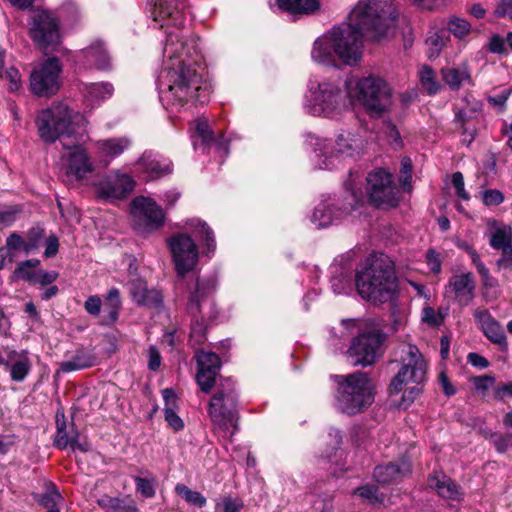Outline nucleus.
<instances>
[{
	"instance_id": "b1692460",
	"label": "nucleus",
	"mask_w": 512,
	"mask_h": 512,
	"mask_svg": "<svg viewBox=\"0 0 512 512\" xmlns=\"http://www.w3.org/2000/svg\"><path fill=\"white\" fill-rule=\"evenodd\" d=\"M97 364V357L92 350L86 348H78L75 354L60 363V370L65 373L78 371L93 367Z\"/></svg>"
},
{
	"instance_id": "7ed1b4c3",
	"label": "nucleus",
	"mask_w": 512,
	"mask_h": 512,
	"mask_svg": "<svg viewBox=\"0 0 512 512\" xmlns=\"http://www.w3.org/2000/svg\"><path fill=\"white\" fill-rule=\"evenodd\" d=\"M355 286L359 296L374 305L395 300L398 285L389 257L384 254L367 257L356 272Z\"/></svg>"
},
{
	"instance_id": "338daca9",
	"label": "nucleus",
	"mask_w": 512,
	"mask_h": 512,
	"mask_svg": "<svg viewBox=\"0 0 512 512\" xmlns=\"http://www.w3.org/2000/svg\"><path fill=\"white\" fill-rule=\"evenodd\" d=\"M501 251H502V255L496 261L497 268L499 270H501V269L511 270L512 269V247L501 250Z\"/></svg>"
},
{
	"instance_id": "e433bc0d",
	"label": "nucleus",
	"mask_w": 512,
	"mask_h": 512,
	"mask_svg": "<svg viewBox=\"0 0 512 512\" xmlns=\"http://www.w3.org/2000/svg\"><path fill=\"white\" fill-rule=\"evenodd\" d=\"M5 367L9 369L13 381L22 382L30 372L31 363L27 357H22L13 364L8 362V366Z\"/></svg>"
},
{
	"instance_id": "c756f323",
	"label": "nucleus",
	"mask_w": 512,
	"mask_h": 512,
	"mask_svg": "<svg viewBox=\"0 0 512 512\" xmlns=\"http://www.w3.org/2000/svg\"><path fill=\"white\" fill-rule=\"evenodd\" d=\"M113 92L114 87L109 82L91 83L85 86V99L92 105H98L110 98Z\"/></svg>"
},
{
	"instance_id": "a18cd8bd",
	"label": "nucleus",
	"mask_w": 512,
	"mask_h": 512,
	"mask_svg": "<svg viewBox=\"0 0 512 512\" xmlns=\"http://www.w3.org/2000/svg\"><path fill=\"white\" fill-rule=\"evenodd\" d=\"M448 31L457 38H463L469 34L471 25L470 23L459 17H452L447 24Z\"/></svg>"
},
{
	"instance_id": "774afa93",
	"label": "nucleus",
	"mask_w": 512,
	"mask_h": 512,
	"mask_svg": "<svg viewBox=\"0 0 512 512\" xmlns=\"http://www.w3.org/2000/svg\"><path fill=\"white\" fill-rule=\"evenodd\" d=\"M494 397L499 401L512 397V382L498 385L494 391Z\"/></svg>"
},
{
	"instance_id": "13d9d810",
	"label": "nucleus",
	"mask_w": 512,
	"mask_h": 512,
	"mask_svg": "<svg viewBox=\"0 0 512 512\" xmlns=\"http://www.w3.org/2000/svg\"><path fill=\"white\" fill-rule=\"evenodd\" d=\"M5 77L9 81V90L12 92H17L22 87L21 75L20 72L14 68L10 67L5 71Z\"/></svg>"
},
{
	"instance_id": "423d86ee",
	"label": "nucleus",
	"mask_w": 512,
	"mask_h": 512,
	"mask_svg": "<svg viewBox=\"0 0 512 512\" xmlns=\"http://www.w3.org/2000/svg\"><path fill=\"white\" fill-rule=\"evenodd\" d=\"M352 86L351 80L345 81L343 87L340 81L325 80L318 83L315 90L311 87L309 112L329 118L339 116L353 104Z\"/></svg>"
},
{
	"instance_id": "4468645a",
	"label": "nucleus",
	"mask_w": 512,
	"mask_h": 512,
	"mask_svg": "<svg viewBox=\"0 0 512 512\" xmlns=\"http://www.w3.org/2000/svg\"><path fill=\"white\" fill-rule=\"evenodd\" d=\"M367 192L370 202L376 207H395L398 204V192L393 184L392 175L384 169H377L368 174Z\"/></svg>"
},
{
	"instance_id": "603ef678",
	"label": "nucleus",
	"mask_w": 512,
	"mask_h": 512,
	"mask_svg": "<svg viewBox=\"0 0 512 512\" xmlns=\"http://www.w3.org/2000/svg\"><path fill=\"white\" fill-rule=\"evenodd\" d=\"M197 135L202 139L203 143L208 145L214 141V135L211 131L208 121L204 118H200L196 121L195 127Z\"/></svg>"
},
{
	"instance_id": "473e14b6",
	"label": "nucleus",
	"mask_w": 512,
	"mask_h": 512,
	"mask_svg": "<svg viewBox=\"0 0 512 512\" xmlns=\"http://www.w3.org/2000/svg\"><path fill=\"white\" fill-rule=\"evenodd\" d=\"M186 225L193 229L195 236L200 237L205 241L208 252H213L216 248L214 233L211 228L205 223L197 219L189 220Z\"/></svg>"
},
{
	"instance_id": "20e7f679",
	"label": "nucleus",
	"mask_w": 512,
	"mask_h": 512,
	"mask_svg": "<svg viewBox=\"0 0 512 512\" xmlns=\"http://www.w3.org/2000/svg\"><path fill=\"white\" fill-rule=\"evenodd\" d=\"M162 77L165 89L161 90V98L170 105L182 107L190 101L203 104L208 100V88L202 86L201 76L184 60H180L176 67L166 69Z\"/></svg>"
},
{
	"instance_id": "7c9ffc66",
	"label": "nucleus",
	"mask_w": 512,
	"mask_h": 512,
	"mask_svg": "<svg viewBox=\"0 0 512 512\" xmlns=\"http://www.w3.org/2000/svg\"><path fill=\"white\" fill-rule=\"evenodd\" d=\"M131 294L140 305L159 306L162 303L161 294L156 290H148L142 283L134 284Z\"/></svg>"
},
{
	"instance_id": "2eb2a0df",
	"label": "nucleus",
	"mask_w": 512,
	"mask_h": 512,
	"mask_svg": "<svg viewBox=\"0 0 512 512\" xmlns=\"http://www.w3.org/2000/svg\"><path fill=\"white\" fill-rule=\"evenodd\" d=\"M131 215L135 228L140 232H152L160 228L165 220L162 208L154 200L143 196L132 201Z\"/></svg>"
},
{
	"instance_id": "6ab92c4d",
	"label": "nucleus",
	"mask_w": 512,
	"mask_h": 512,
	"mask_svg": "<svg viewBox=\"0 0 512 512\" xmlns=\"http://www.w3.org/2000/svg\"><path fill=\"white\" fill-rule=\"evenodd\" d=\"M476 284L471 272L455 274L445 286V293L461 307L468 306L475 298Z\"/></svg>"
},
{
	"instance_id": "f03ea898",
	"label": "nucleus",
	"mask_w": 512,
	"mask_h": 512,
	"mask_svg": "<svg viewBox=\"0 0 512 512\" xmlns=\"http://www.w3.org/2000/svg\"><path fill=\"white\" fill-rule=\"evenodd\" d=\"M40 138L47 143L59 140L68 149L65 175L69 181L82 180L94 170L86 150L79 145L86 133V120L63 103H54L36 119Z\"/></svg>"
},
{
	"instance_id": "09e8293b",
	"label": "nucleus",
	"mask_w": 512,
	"mask_h": 512,
	"mask_svg": "<svg viewBox=\"0 0 512 512\" xmlns=\"http://www.w3.org/2000/svg\"><path fill=\"white\" fill-rule=\"evenodd\" d=\"M489 439L499 453H505L509 448H512V433H491Z\"/></svg>"
},
{
	"instance_id": "5701e85b",
	"label": "nucleus",
	"mask_w": 512,
	"mask_h": 512,
	"mask_svg": "<svg viewBox=\"0 0 512 512\" xmlns=\"http://www.w3.org/2000/svg\"><path fill=\"white\" fill-rule=\"evenodd\" d=\"M411 471V463L406 459H402L399 462L376 466L373 471V477L378 483L390 484L406 477Z\"/></svg>"
},
{
	"instance_id": "4c0bfd02",
	"label": "nucleus",
	"mask_w": 512,
	"mask_h": 512,
	"mask_svg": "<svg viewBox=\"0 0 512 512\" xmlns=\"http://www.w3.org/2000/svg\"><path fill=\"white\" fill-rule=\"evenodd\" d=\"M419 79L422 87L428 94L434 95L440 89V84L436 80L433 69L427 65L423 66L419 72Z\"/></svg>"
},
{
	"instance_id": "cd10ccee",
	"label": "nucleus",
	"mask_w": 512,
	"mask_h": 512,
	"mask_svg": "<svg viewBox=\"0 0 512 512\" xmlns=\"http://www.w3.org/2000/svg\"><path fill=\"white\" fill-rule=\"evenodd\" d=\"M443 81L452 89L459 90L464 83H470L471 76L465 64L441 69Z\"/></svg>"
},
{
	"instance_id": "72a5a7b5",
	"label": "nucleus",
	"mask_w": 512,
	"mask_h": 512,
	"mask_svg": "<svg viewBox=\"0 0 512 512\" xmlns=\"http://www.w3.org/2000/svg\"><path fill=\"white\" fill-rule=\"evenodd\" d=\"M182 38L183 35H180L179 30L167 33L164 54L170 59L180 58L184 54L186 44L183 42Z\"/></svg>"
},
{
	"instance_id": "864d4df0",
	"label": "nucleus",
	"mask_w": 512,
	"mask_h": 512,
	"mask_svg": "<svg viewBox=\"0 0 512 512\" xmlns=\"http://www.w3.org/2000/svg\"><path fill=\"white\" fill-rule=\"evenodd\" d=\"M487 49L493 54H507L506 38L498 34H492L489 38Z\"/></svg>"
},
{
	"instance_id": "052dcab7",
	"label": "nucleus",
	"mask_w": 512,
	"mask_h": 512,
	"mask_svg": "<svg viewBox=\"0 0 512 512\" xmlns=\"http://www.w3.org/2000/svg\"><path fill=\"white\" fill-rule=\"evenodd\" d=\"M452 184L456 190V194L463 200L469 199V194L464 188V177L461 172H455L452 175Z\"/></svg>"
},
{
	"instance_id": "2f4dec72",
	"label": "nucleus",
	"mask_w": 512,
	"mask_h": 512,
	"mask_svg": "<svg viewBox=\"0 0 512 512\" xmlns=\"http://www.w3.org/2000/svg\"><path fill=\"white\" fill-rule=\"evenodd\" d=\"M449 39L448 32L444 29L430 31L426 39L427 54L430 59L439 56L441 50L446 46Z\"/></svg>"
},
{
	"instance_id": "3c124183",
	"label": "nucleus",
	"mask_w": 512,
	"mask_h": 512,
	"mask_svg": "<svg viewBox=\"0 0 512 512\" xmlns=\"http://www.w3.org/2000/svg\"><path fill=\"white\" fill-rule=\"evenodd\" d=\"M449 478V476L441 471H434L427 477V486L439 495Z\"/></svg>"
},
{
	"instance_id": "f257e3e1",
	"label": "nucleus",
	"mask_w": 512,
	"mask_h": 512,
	"mask_svg": "<svg viewBox=\"0 0 512 512\" xmlns=\"http://www.w3.org/2000/svg\"><path fill=\"white\" fill-rule=\"evenodd\" d=\"M396 17L395 7L388 1H360L346 22L315 40L311 57L329 66H336V59L345 65H354L361 59L363 38L379 40L386 36Z\"/></svg>"
},
{
	"instance_id": "393cba45",
	"label": "nucleus",
	"mask_w": 512,
	"mask_h": 512,
	"mask_svg": "<svg viewBox=\"0 0 512 512\" xmlns=\"http://www.w3.org/2000/svg\"><path fill=\"white\" fill-rule=\"evenodd\" d=\"M142 171L147 175V179L153 180L172 172L171 163L166 160H160L151 155L144 154L138 162Z\"/></svg>"
},
{
	"instance_id": "37998d69",
	"label": "nucleus",
	"mask_w": 512,
	"mask_h": 512,
	"mask_svg": "<svg viewBox=\"0 0 512 512\" xmlns=\"http://www.w3.org/2000/svg\"><path fill=\"white\" fill-rule=\"evenodd\" d=\"M244 503L239 498H233L230 495L223 496L215 504L216 512H241Z\"/></svg>"
},
{
	"instance_id": "bb28decb",
	"label": "nucleus",
	"mask_w": 512,
	"mask_h": 512,
	"mask_svg": "<svg viewBox=\"0 0 512 512\" xmlns=\"http://www.w3.org/2000/svg\"><path fill=\"white\" fill-rule=\"evenodd\" d=\"M364 141L358 133L342 131L336 138V150L340 154L353 156L363 148Z\"/></svg>"
},
{
	"instance_id": "c9c22d12",
	"label": "nucleus",
	"mask_w": 512,
	"mask_h": 512,
	"mask_svg": "<svg viewBox=\"0 0 512 512\" xmlns=\"http://www.w3.org/2000/svg\"><path fill=\"white\" fill-rule=\"evenodd\" d=\"M489 244L497 250H504L512 247V229L511 227L497 228L490 236Z\"/></svg>"
},
{
	"instance_id": "0eeeda50",
	"label": "nucleus",
	"mask_w": 512,
	"mask_h": 512,
	"mask_svg": "<svg viewBox=\"0 0 512 512\" xmlns=\"http://www.w3.org/2000/svg\"><path fill=\"white\" fill-rule=\"evenodd\" d=\"M336 395V408L347 415H356L374 402V386L364 372H354L342 377Z\"/></svg>"
},
{
	"instance_id": "8fccbe9b",
	"label": "nucleus",
	"mask_w": 512,
	"mask_h": 512,
	"mask_svg": "<svg viewBox=\"0 0 512 512\" xmlns=\"http://www.w3.org/2000/svg\"><path fill=\"white\" fill-rule=\"evenodd\" d=\"M43 237L44 230L41 227L37 226L29 229L27 233V240L25 241V252L29 253L35 250L39 246V243Z\"/></svg>"
},
{
	"instance_id": "0e129e2a",
	"label": "nucleus",
	"mask_w": 512,
	"mask_h": 512,
	"mask_svg": "<svg viewBox=\"0 0 512 512\" xmlns=\"http://www.w3.org/2000/svg\"><path fill=\"white\" fill-rule=\"evenodd\" d=\"M495 15L512 20V0H501L495 9Z\"/></svg>"
},
{
	"instance_id": "39448f33",
	"label": "nucleus",
	"mask_w": 512,
	"mask_h": 512,
	"mask_svg": "<svg viewBox=\"0 0 512 512\" xmlns=\"http://www.w3.org/2000/svg\"><path fill=\"white\" fill-rule=\"evenodd\" d=\"M212 429L223 438L231 439L239 429V401L231 378H220L207 408Z\"/></svg>"
},
{
	"instance_id": "4d7b16f0",
	"label": "nucleus",
	"mask_w": 512,
	"mask_h": 512,
	"mask_svg": "<svg viewBox=\"0 0 512 512\" xmlns=\"http://www.w3.org/2000/svg\"><path fill=\"white\" fill-rule=\"evenodd\" d=\"M328 438L330 448L326 451L324 456L330 459L342 444V435L339 430L332 428L328 433Z\"/></svg>"
},
{
	"instance_id": "f8f14e48",
	"label": "nucleus",
	"mask_w": 512,
	"mask_h": 512,
	"mask_svg": "<svg viewBox=\"0 0 512 512\" xmlns=\"http://www.w3.org/2000/svg\"><path fill=\"white\" fill-rule=\"evenodd\" d=\"M29 34L41 49L54 48L60 43L59 20L50 11L36 10L31 16Z\"/></svg>"
},
{
	"instance_id": "69168bd1",
	"label": "nucleus",
	"mask_w": 512,
	"mask_h": 512,
	"mask_svg": "<svg viewBox=\"0 0 512 512\" xmlns=\"http://www.w3.org/2000/svg\"><path fill=\"white\" fill-rule=\"evenodd\" d=\"M422 321L437 326L442 322V317L432 307H425L422 310Z\"/></svg>"
},
{
	"instance_id": "f3484780",
	"label": "nucleus",
	"mask_w": 512,
	"mask_h": 512,
	"mask_svg": "<svg viewBox=\"0 0 512 512\" xmlns=\"http://www.w3.org/2000/svg\"><path fill=\"white\" fill-rule=\"evenodd\" d=\"M354 193H350L345 203L328 204L320 203L314 210L312 222L318 227L323 228L331 225L337 218L349 214L361 203Z\"/></svg>"
},
{
	"instance_id": "4be33fe9",
	"label": "nucleus",
	"mask_w": 512,
	"mask_h": 512,
	"mask_svg": "<svg viewBox=\"0 0 512 512\" xmlns=\"http://www.w3.org/2000/svg\"><path fill=\"white\" fill-rule=\"evenodd\" d=\"M83 59L86 66L98 70H109L111 68L110 54L101 40H95L86 48L82 49L78 55Z\"/></svg>"
},
{
	"instance_id": "a211bd4d",
	"label": "nucleus",
	"mask_w": 512,
	"mask_h": 512,
	"mask_svg": "<svg viewBox=\"0 0 512 512\" xmlns=\"http://www.w3.org/2000/svg\"><path fill=\"white\" fill-rule=\"evenodd\" d=\"M134 185V180L126 174L110 175L96 184V194L106 201L124 199L132 192Z\"/></svg>"
},
{
	"instance_id": "c03bdc74",
	"label": "nucleus",
	"mask_w": 512,
	"mask_h": 512,
	"mask_svg": "<svg viewBox=\"0 0 512 512\" xmlns=\"http://www.w3.org/2000/svg\"><path fill=\"white\" fill-rule=\"evenodd\" d=\"M136 491L145 498H153L156 494V480L155 478H144L140 476L134 477Z\"/></svg>"
},
{
	"instance_id": "ea45409f",
	"label": "nucleus",
	"mask_w": 512,
	"mask_h": 512,
	"mask_svg": "<svg viewBox=\"0 0 512 512\" xmlns=\"http://www.w3.org/2000/svg\"><path fill=\"white\" fill-rule=\"evenodd\" d=\"M175 491L186 502L199 508L204 507L207 503L206 498L200 492L193 491L184 484H177L175 486Z\"/></svg>"
},
{
	"instance_id": "dca6fc26",
	"label": "nucleus",
	"mask_w": 512,
	"mask_h": 512,
	"mask_svg": "<svg viewBox=\"0 0 512 512\" xmlns=\"http://www.w3.org/2000/svg\"><path fill=\"white\" fill-rule=\"evenodd\" d=\"M214 283L212 281L197 280L195 290L191 293L188 301V312L192 315L191 337L197 342L204 340L205 325L201 315V302L213 291Z\"/></svg>"
},
{
	"instance_id": "58836bf2",
	"label": "nucleus",
	"mask_w": 512,
	"mask_h": 512,
	"mask_svg": "<svg viewBox=\"0 0 512 512\" xmlns=\"http://www.w3.org/2000/svg\"><path fill=\"white\" fill-rule=\"evenodd\" d=\"M198 370L220 371L221 359L213 352L200 351L197 353Z\"/></svg>"
},
{
	"instance_id": "a19ab883",
	"label": "nucleus",
	"mask_w": 512,
	"mask_h": 512,
	"mask_svg": "<svg viewBox=\"0 0 512 512\" xmlns=\"http://www.w3.org/2000/svg\"><path fill=\"white\" fill-rule=\"evenodd\" d=\"M39 264L40 261L38 259L23 261L15 269L14 276L33 283L37 271L32 270V268L37 267Z\"/></svg>"
},
{
	"instance_id": "6e6552de",
	"label": "nucleus",
	"mask_w": 512,
	"mask_h": 512,
	"mask_svg": "<svg viewBox=\"0 0 512 512\" xmlns=\"http://www.w3.org/2000/svg\"><path fill=\"white\" fill-rule=\"evenodd\" d=\"M402 367L392 379L389 386L390 394H398L405 385L414 383L415 386L405 390L403 399L413 402L421 393L422 385L426 381L427 364L417 346L407 344L402 349Z\"/></svg>"
},
{
	"instance_id": "680f3d73",
	"label": "nucleus",
	"mask_w": 512,
	"mask_h": 512,
	"mask_svg": "<svg viewBox=\"0 0 512 512\" xmlns=\"http://www.w3.org/2000/svg\"><path fill=\"white\" fill-rule=\"evenodd\" d=\"M58 277V273L55 271H37L33 283H39L42 286L53 283Z\"/></svg>"
},
{
	"instance_id": "79ce46f5",
	"label": "nucleus",
	"mask_w": 512,
	"mask_h": 512,
	"mask_svg": "<svg viewBox=\"0 0 512 512\" xmlns=\"http://www.w3.org/2000/svg\"><path fill=\"white\" fill-rule=\"evenodd\" d=\"M219 371L213 370H198L196 374V381L199 385L200 389L204 393L211 392L214 385L218 383L216 382V378Z\"/></svg>"
},
{
	"instance_id": "e2e57ef3",
	"label": "nucleus",
	"mask_w": 512,
	"mask_h": 512,
	"mask_svg": "<svg viewBox=\"0 0 512 512\" xmlns=\"http://www.w3.org/2000/svg\"><path fill=\"white\" fill-rule=\"evenodd\" d=\"M503 194L496 189H489L483 193V202L486 205H499L503 202Z\"/></svg>"
},
{
	"instance_id": "de8ad7c7",
	"label": "nucleus",
	"mask_w": 512,
	"mask_h": 512,
	"mask_svg": "<svg viewBox=\"0 0 512 512\" xmlns=\"http://www.w3.org/2000/svg\"><path fill=\"white\" fill-rule=\"evenodd\" d=\"M36 499L45 508H50L57 506V503L62 499V497L56 487L51 484L47 488L46 493L38 495Z\"/></svg>"
},
{
	"instance_id": "9d476101",
	"label": "nucleus",
	"mask_w": 512,
	"mask_h": 512,
	"mask_svg": "<svg viewBox=\"0 0 512 512\" xmlns=\"http://www.w3.org/2000/svg\"><path fill=\"white\" fill-rule=\"evenodd\" d=\"M386 334L379 329L360 334L355 337L346 352L347 360L352 366L367 367L374 364L381 352Z\"/></svg>"
},
{
	"instance_id": "ddd939ff",
	"label": "nucleus",
	"mask_w": 512,
	"mask_h": 512,
	"mask_svg": "<svg viewBox=\"0 0 512 512\" xmlns=\"http://www.w3.org/2000/svg\"><path fill=\"white\" fill-rule=\"evenodd\" d=\"M171 252L175 270L184 277L198 262V247L187 233H175L166 240Z\"/></svg>"
},
{
	"instance_id": "1a4fd4ad",
	"label": "nucleus",
	"mask_w": 512,
	"mask_h": 512,
	"mask_svg": "<svg viewBox=\"0 0 512 512\" xmlns=\"http://www.w3.org/2000/svg\"><path fill=\"white\" fill-rule=\"evenodd\" d=\"M354 100L363 104L371 116L380 117L390 106L392 90L388 83L374 75H369L354 83Z\"/></svg>"
},
{
	"instance_id": "f704fd0d",
	"label": "nucleus",
	"mask_w": 512,
	"mask_h": 512,
	"mask_svg": "<svg viewBox=\"0 0 512 512\" xmlns=\"http://www.w3.org/2000/svg\"><path fill=\"white\" fill-rule=\"evenodd\" d=\"M98 504L107 512H137L133 502L127 503L124 499L104 496L98 500Z\"/></svg>"
},
{
	"instance_id": "aec40b11",
	"label": "nucleus",
	"mask_w": 512,
	"mask_h": 512,
	"mask_svg": "<svg viewBox=\"0 0 512 512\" xmlns=\"http://www.w3.org/2000/svg\"><path fill=\"white\" fill-rule=\"evenodd\" d=\"M474 319L484 335L494 344L507 349V339L501 324L490 314L487 309H476L473 312Z\"/></svg>"
},
{
	"instance_id": "49530a36",
	"label": "nucleus",
	"mask_w": 512,
	"mask_h": 512,
	"mask_svg": "<svg viewBox=\"0 0 512 512\" xmlns=\"http://www.w3.org/2000/svg\"><path fill=\"white\" fill-rule=\"evenodd\" d=\"M439 496L449 500L460 501L463 497V492L460 486L449 478L444 487H442Z\"/></svg>"
},
{
	"instance_id": "c85d7f7f",
	"label": "nucleus",
	"mask_w": 512,
	"mask_h": 512,
	"mask_svg": "<svg viewBox=\"0 0 512 512\" xmlns=\"http://www.w3.org/2000/svg\"><path fill=\"white\" fill-rule=\"evenodd\" d=\"M278 7L290 14H311L320 7L318 0H277Z\"/></svg>"
},
{
	"instance_id": "a878e982",
	"label": "nucleus",
	"mask_w": 512,
	"mask_h": 512,
	"mask_svg": "<svg viewBox=\"0 0 512 512\" xmlns=\"http://www.w3.org/2000/svg\"><path fill=\"white\" fill-rule=\"evenodd\" d=\"M131 145L127 137L101 139L96 142V148L102 157L115 158L121 155Z\"/></svg>"
},
{
	"instance_id": "6e6d98bb",
	"label": "nucleus",
	"mask_w": 512,
	"mask_h": 512,
	"mask_svg": "<svg viewBox=\"0 0 512 512\" xmlns=\"http://www.w3.org/2000/svg\"><path fill=\"white\" fill-rule=\"evenodd\" d=\"M360 497L369 500L371 503H379L383 499L378 495V488L374 485H365L355 491Z\"/></svg>"
},
{
	"instance_id": "5fc2aeb1",
	"label": "nucleus",
	"mask_w": 512,
	"mask_h": 512,
	"mask_svg": "<svg viewBox=\"0 0 512 512\" xmlns=\"http://www.w3.org/2000/svg\"><path fill=\"white\" fill-rule=\"evenodd\" d=\"M477 113L476 108H462L455 113V123L459 125L460 129L468 127L467 124L475 117Z\"/></svg>"
},
{
	"instance_id": "bf43d9fd",
	"label": "nucleus",
	"mask_w": 512,
	"mask_h": 512,
	"mask_svg": "<svg viewBox=\"0 0 512 512\" xmlns=\"http://www.w3.org/2000/svg\"><path fill=\"white\" fill-rule=\"evenodd\" d=\"M164 416L169 426L175 431H180L184 428L182 419L176 414L173 407H165Z\"/></svg>"
},
{
	"instance_id": "9b49d317",
	"label": "nucleus",
	"mask_w": 512,
	"mask_h": 512,
	"mask_svg": "<svg viewBox=\"0 0 512 512\" xmlns=\"http://www.w3.org/2000/svg\"><path fill=\"white\" fill-rule=\"evenodd\" d=\"M62 63L57 57H49L35 66L29 78V89L38 97H51L60 89Z\"/></svg>"
},
{
	"instance_id": "412c9836",
	"label": "nucleus",
	"mask_w": 512,
	"mask_h": 512,
	"mask_svg": "<svg viewBox=\"0 0 512 512\" xmlns=\"http://www.w3.org/2000/svg\"><path fill=\"white\" fill-rule=\"evenodd\" d=\"M56 428L57 432L54 439V445L57 448L65 449L70 447L72 451H89L90 445L86 441H79V433L74 429V425L72 424L70 429H68L63 413L61 415L59 413L56 414Z\"/></svg>"
}]
</instances>
